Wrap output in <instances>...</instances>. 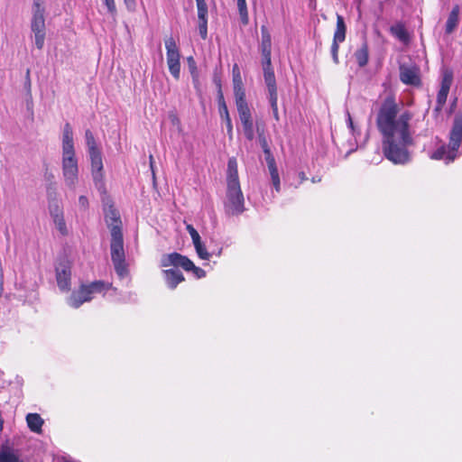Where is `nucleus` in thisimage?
I'll use <instances>...</instances> for the list:
<instances>
[{
  "mask_svg": "<svg viewBox=\"0 0 462 462\" xmlns=\"http://www.w3.org/2000/svg\"><path fill=\"white\" fill-rule=\"evenodd\" d=\"M271 179H272L273 184L276 191H279L280 190V177H279V175L272 177Z\"/></svg>",
  "mask_w": 462,
  "mask_h": 462,
  "instance_id": "37998d69",
  "label": "nucleus"
},
{
  "mask_svg": "<svg viewBox=\"0 0 462 462\" xmlns=\"http://www.w3.org/2000/svg\"><path fill=\"white\" fill-rule=\"evenodd\" d=\"M53 223H54L56 228L60 231V233L61 235L65 236L68 234V229H67L66 222L64 219V216L60 218L54 220Z\"/></svg>",
  "mask_w": 462,
  "mask_h": 462,
  "instance_id": "f704fd0d",
  "label": "nucleus"
},
{
  "mask_svg": "<svg viewBox=\"0 0 462 462\" xmlns=\"http://www.w3.org/2000/svg\"><path fill=\"white\" fill-rule=\"evenodd\" d=\"M106 221L111 233V259L117 275L120 278H125L128 271L125 263L122 222L117 212L113 209L106 215Z\"/></svg>",
  "mask_w": 462,
  "mask_h": 462,
  "instance_id": "f03ea898",
  "label": "nucleus"
},
{
  "mask_svg": "<svg viewBox=\"0 0 462 462\" xmlns=\"http://www.w3.org/2000/svg\"><path fill=\"white\" fill-rule=\"evenodd\" d=\"M199 31L202 39L208 36V21H199Z\"/></svg>",
  "mask_w": 462,
  "mask_h": 462,
  "instance_id": "58836bf2",
  "label": "nucleus"
},
{
  "mask_svg": "<svg viewBox=\"0 0 462 462\" xmlns=\"http://www.w3.org/2000/svg\"><path fill=\"white\" fill-rule=\"evenodd\" d=\"M355 59L359 67L363 68L368 63L369 51L366 42H364L360 48L354 53Z\"/></svg>",
  "mask_w": 462,
  "mask_h": 462,
  "instance_id": "412c9836",
  "label": "nucleus"
},
{
  "mask_svg": "<svg viewBox=\"0 0 462 462\" xmlns=\"http://www.w3.org/2000/svg\"><path fill=\"white\" fill-rule=\"evenodd\" d=\"M398 105L392 98L383 104L378 116L377 126L383 134V154L394 164H405L410 161L408 147L413 144L410 131L412 114L402 112L398 117Z\"/></svg>",
  "mask_w": 462,
  "mask_h": 462,
  "instance_id": "f257e3e1",
  "label": "nucleus"
},
{
  "mask_svg": "<svg viewBox=\"0 0 462 462\" xmlns=\"http://www.w3.org/2000/svg\"><path fill=\"white\" fill-rule=\"evenodd\" d=\"M462 143V116L457 115L454 118L452 129L449 134L448 144V162H453L457 155V150Z\"/></svg>",
  "mask_w": 462,
  "mask_h": 462,
  "instance_id": "0eeeda50",
  "label": "nucleus"
},
{
  "mask_svg": "<svg viewBox=\"0 0 462 462\" xmlns=\"http://www.w3.org/2000/svg\"><path fill=\"white\" fill-rule=\"evenodd\" d=\"M199 21H208V5L205 0H196Z\"/></svg>",
  "mask_w": 462,
  "mask_h": 462,
  "instance_id": "c85d7f7f",
  "label": "nucleus"
},
{
  "mask_svg": "<svg viewBox=\"0 0 462 462\" xmlns=\"http://www.w3.org/2000/svg\"><path fill=\"white\" fill-rule=\"evenodd\" d=\"M237 7H238L241 23L244 25H246L249 22L246 1L245 0L237 1Z\"/></svg>",
  "mask_w": 462,
  "mask_h": 462,
  "instance_id": "bb28decb",
  "label": "nucleus"
},
{
  "mask_svg": "<svg viewBox=\"0 0 462 462\" xmlns=\"http://www.w3.org/2000/svg\"><path fill=\"white\" fill-rule=\"evenodd\" d=\"M79 207L83 209V210H86L88 207V199H87V197L85 196H80L79 198Z\"/></svg>",
  "mask_w": 462,
  "mask_h": 462,
  "instance_id": "79ce46f5",
  "label": "nucleus"
},
{
  "mask_svg": "<svg viewBox=\"0 0 462 462\" xmlns=\"http://www.w3.org/2000/svg\"><path fill=\"white\" fill-rule=\"evenodd\" d=\"M299 177H300L301 181H303V180H305L307 179L306 176H305V173L302 172V171L299 173Z\"/></svg>",
  "mask_w": 462,
  "mask_h": 462,
  "instance_id": "49530a36",
  "label": "nucleus"
},
{
  "mask_svg": "<svg viewBox=\"0 0 462 462\" xmlns=\"http://www.w3.org/2000/svg\"><path fill=\"white\" fill-rule=\"evenodd\" d=\"M71 263L67 259H61L56 266V280L60 291L70 289Z\"/></svg>",
  "mask_w": 462,
  "mask_h": 462,
  "instance_id": "6e6552de",
  "label": "nucleus"
},
{
  "mask_svg": "<svg viewBox=\"0 0 462 462\" xmlns=\"http://www.w3.org/2000/svg\"><path fill=\"white\" fill-rule=\"evenodd\" d=\"M268 96H269L268 97L269 102H270V105H271V107L273 110V116L278 121L279 120L278 105H277L278 95L273 94V95H268Z\"/></svg>",
  "mask_w": 462,
  "mask_h": 462,
  "instance_id": "72a5a7b5",
  "label": "nucleus"
},
{
  "mask_svg": "<svg viewBox=\"0 0 462 462\" xmlns=\"http://www.w3.org/2000/svg\"><path fill=\"white\" fill-rule=\"evenodd\" d=\"M261 34H262V40H261L260 49H261V52H262V56H263L262 60H266V62H267L268 60H272L271 59L272 39H271V34H270L268 29L266 28V26L263 25L261 27Z\"/></svg>",
  "mask_w": 462,
  "mask_h": 462,
  "instance_id": "dca6fc26",
  "label": "nucleus"
},
{
  "mask_svg": "<svg viewBox=\"0 0 462 462\" xmlns=\"http://www.w3.org/2000/svg\"><path fill=\"white\" fill-rule=\"evenodd\" d=\"M163 274L168 287L172 290L175 289L179 283L184 281V276L179 270H164Z\"/></svg>",
  "mask_w": 462,
  "mask_h": 462,
  "instance_id": "a211bd4d",
  "label": "nucleus"
},
{
  "mask_svg": "<svg viewBox=\"0 0 462 462\" xmlns=\"http://www.w3.org/2000/svg\"><path fill=\"white\" fill-rule=\"evenodd\" d=\"M191 74H192V77H193V80L196 82L198 80L197 79L198 75L196 73V68L195 67L192 68Z\"/></svg>",
  "mask_w": 462,
  "mask_h": 462,
  "instance_id": "c03bdc74",
  "label": "nucleus"
},
{
  "mask_svg": "<svg viewBox=\"0 0 462 462\" xmlns=\"http://www.w3.org/2000/svg\"><path fill=\"white\" fill-rule=\"evenodd\" d=\"M62 176L66 186L75 190L79 182V165L75 155L73 130L66 123L62 132Z\"/></svg>",
  "mask_w": 462,
  "mask_h": 462,
  "instance_id": "7ed1b4c3",
  "label": "nucleus"
},
{
  "mask_svg": "<svg viewBox=\"0 0 462 462\" xmlns=\"http://www.w3.org/2000/svg\"><path fill=\"white\" fill-rule=\"evenodd\" d=\"M103 2L107 9V12L111 15H115L116 14V6L115 0H103Z\"/></svg>",
  "mask_w": 462,
  "mask_h": 462,
  "instance_id": "ea45409f",
  "label": "nucleus"
},
{
  "mask_svg": "<svg viewBox=\"0 0 462 462\" xmlns=\"http://www.w3.org/2000/svg\"><path fill=\"white\" fill-rule=\"evenodd\" d=\"M234 95L237 111L249 108L245 99V91L244 87H234Z\"/></svg>",
  "mask_w": 462,
  "mask_h": 462,
  "instance_id": "4be33fe9",
  "label": "nucleus"
},
{
  "mask_svg": "<svg viewBox=\"0 0 462 462\" xmlns=\"http://www.w3.org/2000/svg\"><path fill=\"white\" fill-rule=\"evenodd\" d=\"M30 27L34 35L36 48L42 50L46 36L45 7L42 0H33Z\"/></svg>",
  "mask_w": 462,
  "mask_h": 462,
  "instance_id": "39448f33",
  "label": "nucleus"
},
{
  "mask_svg": "<svg viewBox=\"0 0 462 462\" xmlns=\"http://www.w3.org/2000/svg\"><path fill=\"white\" fill-rule=\"evenodd\" d=\"M390 32L393 36H395L398 40H400L402 42H407L409 41V34L404 25L401 23L393 25L390 28Z\"/></svg>",
  "mask_w": 462,
  "mask_h": 462,
  "instance_id": "b1692460",
  "label": "nucleus"
},
{
  "mask_svg": "<svg viewBox=\"0 0 462 462\" xmlns=\"http://www.w3.org/2000/svg\"><path fill=\"white\" fill-rule=\"evenodd\" d=\"M49 212L53 221L64 216L62 207L56 199L50 201Z\"/></svg>",
  "mask_w": 462,
  "mask_h": 462,
  "instance_id": "a878e982",
  "label": "nucleus"
},
{
  "mask_svg": "<svg viewBox=\"0 0 462 462\" xmlns=\"http://www.w3.org/2000/svg\"><path fill=\"white\" fill-rule=\"evenodd\" d=\"M86 143L88 146V153H92L94 152H99L94 134L90 130H86L85 132Z\"/></svg>",
  "mask_w": 462,
  "mask_h": 462,
  "instance_id": "cd10ccee",
  "label": "nucleus"
},
{
  "mask_svg": "<svg viewBox=\"0 0 462 462\" xmlns=\"http://www.w3.org/2000/svg\"><path fill=\"white\" fill-rule=\"evenodd\" d=\"M189 271H191L198 279L206 276V272L202 268L196 266L194 263L193 267H191Z\"/></svg>",
  "mask_w": 462,
  "mask_h": 462,
  "instance_id": "a19ab883",
  "label": "nucleus"
},
{
  "mask_svg": "<svg viewBox=\"0 0 462 462\" xmlns=\"http://www.w3.org/2000/svg\"><path fill=\"white\" fill-rule=\"evenodd\" d=\"M150 164H151L152 171H153V170H152V167H153V158H152V155H150Z\"/></svg>",
  "mask_w": 462,
  "mask_h": 462,
  "instance_id": "de8ad7c7",
  "label": "nucleus"
},
{
  "mask_svg": "<svg viewBox=\"0 0 462 462\" xmlns=\"http://www.w3.org/2000/svg\"><path fill=\"white\" fill-rule=\"evenodd\" d=\"M168 68L172 77L179 79L180 74V62L170 64L168 65Z\"/></svg>",
  "mask_w": 462,
  "mask_h": 462,
  "instance_id": "e433bc0d",
  "label": "nucleus"
},
{
  "mask_svg": "<svg viewBox=\"0 0 462 462\" xmlns=\"http://www.w3.org/2000/svg\"><path fill=\"white\" fill-rule=\"evenodd\" d=\"M233 72H234V78H233L234 87H243V82H242L240 73L238 71L237 65L234 66Z\"/></svg>",
  "mask_w": 462,
  "mask_h": 462,
  "instance_id": "4c0bfd02",
  "label": "nucleus"
},
{
  "mask_svg": "<svg viewBox=\"0 0 462 462\" xmlns=\"http://www.w3.org/2000/svg\"><path fill=\"white\" fill-rule=\"evenodd\" d=\"M199 257L202 260H209L210 254L207 251L206 246L202 242L194 245Z\"/></svg>",
  "mask_w": 462,
  "mask_h": 462,
  "instance_id": "7c9ffc66",
  "label": "nucleus"
},
{
  "mask_svg": "<svg viewBox=\"0 0 462 462\" xmlns=\"http://www.w3.org/2000/svg\"><path fill=\"white\" fill-rule=\"evenodd\" d=\"M226 198L225 209L228 215H240L245 211V199L241 190L237 172V162L230 158L227 162Z\"/></svg>",
  "mask_w": 462,
  "mask_h": 462,
  "instance_id": "20e7f679",
  "label": "nucleus"
},
{
  "mask_svg": "<svg viewBox=\"0 0 462 462\" xmlns=\"http://www.w3.org/2000/svg\"><path fill=\"white\" fill-rule=\"evenodd\" d=\"M262 67L268 95L277 94L276 80L274 71L272 67V60H268L267 63L266 60H262Z\"/></svg>",
  "mask_w": 462,
  "mask_h": 462,
  "instance_id": "ddd939ff",
  "label": "nucleus"
},
{
  "mask_svg": "<svg viewBox=\"0 0 462 462\" xmlns=\"http://www.w3.org/2000/svg\"><path fill=\"white\" fill-rule=\"evenodd\" d=\"M218 110H219L221 118L225 121V123L226 125L228 134L232 135L233 125H232L231 118H230V116L228 113V109H227L226 101H225L224 97L221 92L219 93V96H218Z\"/></svg>",
  "mask_w": 462,
  "mask_h": 462,
  "instance_id": "6ab92c4d",
  "label": "nucleus"
},
{
  "mask_svg": "<svg viewBox=\"0 0 462 462\" xmlns=\"http://www.w3.org/2000/svg\"><path fill=\"white\" fill-rule=\"evenodd\" d=\"M457 23H458V9L457 8H454L449 15H448V18L447 20V23H446V32L448 34H450L454 32V30L456 29V27L457 26Z\"/></svg>",
  "mask_w": 462,
  "mask_h": 462,
  "instance_id": "393cba45",
  "label": "nucleus"
},
{
  "mask_svg": "<svg viewBox=\"0 0 462 462\" xmlns=\"http://www.w3.org/2000/svg\"><path fill=\"white\" fill-rule=\"evenodd\" d=\"M0 462H23L20 459V452L8 446H3L0 449Z\"/></svg>",
  "mask_w": 462,
  "mask_h": 462,
  "instance_id": "aec40b11",
  "label": "nucleus"
},
{
  "mask_svg": "<svg viewBox=\"0 0 462 462\" xmlns=\"http://www.w3.org/2000/svg\"><path fill=\"white\" fill-rule=\"evenodd\" d=\"M91 161V172L96 186L102 184L104 180L103 161L100 151L89 153Z\"/></svg>",
  "mask_w": 462,
  "mask_h": 462,
  "instance_id": "f8f14e48",
  "label": "nucleus"
},
{
  "mask_svg": "<svg viewBox=\"0 0 462 462\" xmlns=\"http://www.w3.org/2000/svg\"><path fill=\"white\" fill-rule=\"evenodd\" d=\"M346 25L344 18L340 14H337V26L333 36V42L331 45V55L333 61L338 63V50L339 43L346 40Z\"/></svg>",
  "mask_w": 462,
  "mask_h": 462,
  "instance_id": "1a4fd4ad",
  "label": "nucleus"
},
{
  "mask_svg": "<svg viewBox=\"0 0 462 462\" xmlns=\"http://www.w3.org/2000/svg\"><path fill=\"white\" fill-rule=\"evenodd\" d=\"M448 147L447 148L446 146H441L439 147L432 155H431V158L434 159V160H442V159H445L447 160L448 162Z\"/></svg>",
  "mask_w": 462,
  "mask_h": 462,
  "instance_id": "2f4dec72",
  "label": "nucleus"
},
{
  "mask_svg": "<svg viewBox=\"0 0 462 462\" xmlns=\"http://www.w3.org/2000/svg\"><path fill=\"white\" fill-rule=\"evenodd\" d=\"M26 421L30 430L33 432L39 433L42 430L43 420L37 413H29L26 416Z\"/></svg>",
  "mask_w": 462,
  "mask_h": 462,
  "instance_id": "5701e85b",
  "label": "nucleus"
},
{
  "mask_svg": "<svg viewBox=\"0 0 462 462\" xmlns=\"http://www.w3.org/2000/svg\"><path fill=\"white\" fill-rule=\"evenodd\" d=\"M109 286L110 284L101 281H96L88 285L83 284L78 291L71 293L68 299V304L74 309H78L84 302L91 300L93 294L106 291Z\"/></svg>",
  "mask_w": 462,
  "mask_h": 462,
  "instance_id": "423d86ee",
  "label": "nucleus"
},
{
  "mask_svg": "<svg viewBox=\"0 0 462 462\" xmlns=\"http://www.w3.org/2000/svg\"><path fill=\"white\" fill-rule=\"evenodd\" d=\"M451 83H452V77L448 74L444 75L442 81H441L440 88L437 95V105L434 109V112L439 113L441 111L443 106L445 105V103L447 101V97H448V92H449V89L451 87Z\"/></svg>",
  "mask_w": 462,
  "mask_h": 462,
  "instance_id": "4468645a",
  "label": "nucleus"
},
{
  "mask_svg": "<svg viewBox=\"0 0 462 462\" xmlns=\"http://www.w3.org/2000/svg\"><path fill=\"white\" fill-rule=\"evenodd\" d=\"M265 160L267 162V166H268V170L270 171L271 178L274 177V176H278L279 172H278L273 156L272 154L267 155V156H265Z\"/></svg>",
  "mask_w": 462,
  "mask_h": 462,
  "instance_id": "c756f323",
  "label": "nucleus"
},
{
  "mask_svg": "<svg viewBox=\"0 0 462 462\" xmlns=\"http://www.w3.org/2000/svg\"><path fill=\"white\" fill-rule=\"evenodd\" d=\"M161 265L162 267H181L186 272H189L190 268L193 267V262L179 253H171L162 256Z\"/></svg>",
  "mask_w": 462,
  "mask_h": 462,
  "instance_id": "9d476101",
  "label": "nucleus"
},
{
  "mask_svg": "<svg viewBox=\"0 0 462 462\" xmlns=\"http://www.w3.org/2000/svg\"><path fill=\"white\" fill-rule=\"evenodd\" d=\"M128 7H132L134 5V0H125Z\"/></svg>",
  "mask_w": 462,
  "mask_h": 462,
  "instance_id": "a18cd8bd",
  "label": "nucleus"
},
{
  "mask_svg": "<svg viewBox=\"0 0 462 462\" xmlns=\"http://www.w3.org/2000/svg\"><path fill=\"white\" fill-rule=\"evenodd\" d=\"M167 64L180 62V54L173 37L165 39Z\"/></svg>",
  "mask_w": 462,
  "mask_h": 462,
  "instance_id": "f3484780",
  "label": "nucleus"
},
{
  "mask_svg": "<svg viewBox=\"0 0 462 462\" xmlns=\"http://www.w3.org/2000/svg\"><path fill=\"white\" fill-rule=\"evenodd\" d=\"M245 138L252 141L254 138V123L250 108L237 111Z\"/></svg>",
  "mask_w": 462,
  "mask_h": 462,
  "instance_id": "2eb2a0df",
  "label": "nucleus"
},
{
  "mask_svg": "<svg viewBox=\"0 0 462 462\" xmlns=\"http://www.w3.org/2000/svg\"><path fill=\"white\" fill-rule=\"evenodd\" d=\"M400 79L403 84L418 87L420 85V69L416 65H400Z\"/></svg>",
  "mask_w": 462,
  "mask_h": 462,
  "instance_id": "9b49d317",
  "label": "nucleus"
},
{
  "mask_svg": "<svg viewBox=\"0 0 462 462\" xmlns=\"http://www.w3.org/2000/svg\"><path fill=\"white\" fill-rule=\"evenodd\" d=\"M257 132H258V138H259V143L261 144V147L265 154V156L267 155H271L272 152H271V150L269 148V145L267 143V140L263 134V132H260V129L259 127H257Z\"/></svg>",
  "mask_w": 462,
  "mask_h": 462,
  "instance_id": "473e14b6",
  "label": "nucleus"
},
{
  "mask_svg": "<svg viewBox=\"0 0 462 462\" xmlns=\"http://www.w3.org/2000/svg\"><path fill=\"white\" fill-rule=\"evenodd\" d=\"M348 123H349V125L352 126L353 122H352V119L349 115H348Z\"/></svg>",
  "mask_w": 462,
  "mask_h": 462,
  "instance_id": "09e8293b",
  "label": "nucleus"
},
{
  "mask_svg": "<svg viewBox=\"0 0 462 462\" xmlns=\"http://www.w3.org/2000/svg\"><path fill=\"white\" fill-rule=\"evenodd\" d=\"M186 229L187 231L189 232V234L191 236V239H192V242H193V245H196V244H199V242H201V238H200V236L199 234L198 233V231L193 227L192 225H187L186 226Z\"/></svg>",
  "mask_w": 462,
  "mask_h": 462,
  "instance_id": "c9c22d12",
  "label": "nucleus"
}]
</instances>
